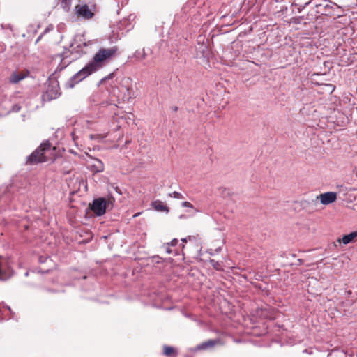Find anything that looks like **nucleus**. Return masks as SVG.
<instances>
[{
    "instance_id": "nucleus-19",
    "label": "nucleus",
    "mask_w": 357,
    "mask_h": 357,
    "mask_svg": "<svg viewBox=\"0 0 357 357\" xmlns=\"http://www.w3.org/2000/svg\"><path fill=\"white\" fill-rule=\"evenodd\" d=\"M169 195L171 197L176 198V199H183V196L182 195V194H181L178 192H176V191L169 193Z\"/></svg>"
},
{
    "instance_id": "nucleus-11",
    "label": "nucleus",
    "mask_w": 357,
    "mask_h": 357,
    "mask_svg": "<svg viewBox=\"0 0 357 357\" xmlns=\"http://www.w3.org/2000/svg\"><path fill=\"white\" fill-rule=\"evenodd\" d=\"M305 10H307L306 20L308 21H313L317 20L319 17V13L317 8H314L313 7H308Z\"/></svg>"
},
{
    "instance_id": "nucleus-20",
    "label": "nucleus",
    "mask_w": 357,
    "mask_h": 357,
    "mask_svg": "<svg viewBox=\"0 0 357 357\" xmlns=\"http://www.w3.org/2000/svg\"><path fill=\"white\" fill-rule=\"evenodd\" d=\"M181 206L183 207H187V208H193V206L192 204L189 202H183L182 204H181Z\"/></svg>"
},
{
    "instance_id": "nucleus-13",
    "label": "nucleus",
    "mask_w": 357,
    "mask_h": 357,
    "mask_svg": "<svg viewBox=\"0 0 357 357\" xmlns=\"http://www.w3.org/2000/svg\"><path fill=\"white\" fill-rule=\"evenodd\" d=\"M73 0H58V5L65 12H69L71 8Z\"/></svg>"
},
{
    "instance_id": "nucleus-12",
    "label": "nucleus",
    "mask_w": 357,
    "mask_h": 357,
    "mask_svg": "<svg viewBox=\"0 0 357 357\" xmlns=\"http://www.w3.org/2000/svg\"><path fill=\"white\" fill-rule=\"evenodd\" d=\"M357 237V230L353 232H351L349 234L344 235L342 236L341 240H339L340 242H342L343 244L347 245L349 243L354 241L355 238Z\"/></svg>"
},
{
    "instance_id": "nucleus-16",
    "label": "nucleus",
    "mask_w": 357,
    "mask_h": 357,
    "mask_svg": "<svg viewBox=\"0 0 357 357\" xmlns=\"http://www.w3.org/2000/svg\"><path fill=\"white\" fill-rule=\"evenodd\" d=\"M109 132H107L103 134H91L89 135V138L92 140H96L98 142H101L105 138H106L108 135Z\"/></svg>"
},
{
    "instance_id": "nucleus-4",
    "label": "nucleus",
    "mask_w": 357,
    "mask_h": 357,
    "mask_svg": "<svg viewBox=\"0 0 357 357\" xmlns=\"http://www.w3.org/2000/svg\"><path fill=\"white\" fill-rule=\"evenodd\" d=\"M312 7L317 8L320 15L331 16L333 15V7L327 0H314L312 3Z\"/></svg>"
},
{
    "instance_id": "nucleus-7",
    "label": "nucleus",
    "mask_w": 357,
    "mask_h": 357,
    "mask_svg": "<svg viewBox=\"0 0 357 357\" xmlns=\"http://www.w3.org/2000/svg\"><path fill=\"white\" fill-rule=\"evenodd\" d=\"M314 0H294L293 6L296 7L298 13L305 10L308 7H312V2Z\"/></svg>"
},
{
    "instance_id": "nucleus-21",
    "label": "nucleus",
    "mask_w": 357,
    "mask_h": 357,
    "mask_svg": "<svg viewBox=\"0 0 357 357\" xmlns=\"http://www.w3.org/2000/svg\"><path fill=\"white\" fill-rule=\"evenodd\" d=\"M54 29V26L52 24H50L45 30L43 32V34H45L47 33V32L50 31H52Z\"/></svg>"
},
{
    "instance_id": "nucleus-8",
    "label": "nucleus",
    "mask_w": 357,
    "mask_h": 357,
    "mask_svg": "<svg viewBox=\"0 0 357 357\" xmlns=\"http://www.w3.org/2000/svg\"><path fill=\"white\" fill-rule=\"evenodd\" d=\"M151 53V50H146L145 48H142V49H139V50H137L134 54H133V57L138 61H144L145 60L149 53Z\"/></svg>"
},
{
    "instance_id": "nucleus-14",
    "label": "nucleus",
    "mask_w": 357,
    "mask_h": 357,
    "mask_svg": "<svg viewBox=\"0 0 357 357\" xmlns=\"http://www.w3.org/2000/svg\"><path fill=\"white\" fill-rule=\"evenodd\" d=\"M216 343H217V341L213 340H207V341L199 344L197 348V349H199V350L200 349H206L208 348L214 347L216 344Z\"/></svg>"
},
{
    "instance_id": "nucleus-17",
    "label": "nucleus",
    "mask_w": 357,
    "mask_h": 357,
    "mask_svg": "<svg viewBox=\"0 0 357 357\" xmlns=\"http://www.w3.org/2000/svg\"><path fill=\"white\" fill-rule=\"evenodd\" d=\"M93 166L94 167L95 171L97 172H101L104 170V165L100 160L96 159Z\"/></svg>"
},
{
    "instance_id": "nucleus-27",
    "label": "nucleus",
    "mask_w": 357,
    "mask_h": 357,
    "mask_svg": "<svg viewBox=\"0 0 357 357\" xmlns=\"http://www.w3.org/2000/svg\"><path fill=\"white\" fill-rule=\"evenodd\" d=\"M177 109H178V107H175L174 108V111H177Z\"/></svg>"
},
{
    "instance_id": "nucleus-9",
    "label": "nucleus",
    "mask_w": 357,
    "mask_h": 357,
    "mask_svg": "<svg viewBox=\"0 0 357 357\" xmlns=\"http://www.w3.org/2000/svg\"><path fill=\"white\" fill-rule=\"evenodd\" d=\"M151 206L157 211L165 212L167 213L169 212V208L160 200L152 202Z\"/></svg>"
},
{
    "instance_id": "nucleus-5",
    "label": "nucleus",
    "mask_w": 357,
    "mask_h": 357,
    "mask_svg": "<svg viewBox=\"0 0 357 357\" xmlns=\"http://www.w3.org/2000/svg\"><path fill=\"white\" fill-rule=\"evenodd\" d=\"M75 14L78 17L85 20L91 19L94 13L87 5H77L75 8Z\"/></svg>"
},
{
    "instance_id": "nucleus-6",
    "label": "nucleus",
    "mask_w": 357,
    "mask_h": 357,
    "mask_svg": "<svg viewBox=\"0 0 357 357\" xmlns=\"http://www.w3.org/2000/svg\"><path fill=\"white\" fill-rule=\"evenodd\" d=\"M317 199L319 200L323 205H328L337 200V193L335 192L321 193L317 197Z\"/></svg>"
},
{
    "instance_id": "nucleus-1",
    "label": "nucleus",
    "mask_w": 357,
    "mask_h": 357,
    "mask_svg": "<svg viewBox=\"0 0 357 357\" xmlns=\"http://www.w3.org/2000/svg\"><path fill=\"white\" fill-rule=\"evenodd\" d=\"M118 47L113 46L109 48L101 47L93 55V59L80 70L73 75L67 82L66 85L69 88H73L91 74L104 68L117 55Z\"/></svg>"
},
{
    "instance_id": "nucleus-3",
    "label": "nucleus",
    "mask_w": 357,
    "mask_h": 357,
    "mask_svg": "<svg viewBox=\"0 0 357 357\" xmlns=\"http://www.w3.org/2000/svg\"><path fill=\"white\" fill-rule=\"evenodd\" d=\"M112 205L111 199L106 200L105 198L100 197L93 200L91 209L98 216H101L105 213L107 208Z\"/></svg>"
},
{
    "instance_id": "nucleus-24",
    "label": "nucleus",
    "mask_w": 357,
    "mask_h": 357,
    "mask_svg": "<svg viewBox=\"0 0 357 357\" xmlns=\"http://www.w3.org/2000/svg\"><path fill=\"white\" fill-rule=\"evenodd\" d=\"M43 35H44V34L42 33L38 36V38H37V40H36V43H38V42L41 40V38H42V37H43Z\"/></svg>"
},
{
    "instance_id": "nucleus-28",
    "label": "nucleus",
    "mask_w": 357,
    "mask_h": 357,
    "mask_svg": "<svg viewBox=\"0 0 357 357\" xmlns=\"http://www.w3.org/2000/svg\"><path fill=\"white\" fill-rule=\"evenodd\" d=\"M167 252L168 253H170V252H171V251H170V250H169V248H167Z\"/></svg>"
},
{
    "instance_id": "nucleus-15",
    "label": "nucleus",
    "mask_w": 357,
    "mask_h": 357,
    "mask_svg": "<svg viewBox=\"0 0 357 357\" xmlns=\"http://www.w3.org/2000/svg\"><path fill=\"white\" fill-rule=\"evenodd\" d=\"M163 349H164V354L166 356L176 357L177 356L178 353L174 347L165 345V346H164Z\"/></svg>"
},
{
    "instance_id": "nucleus-2",
    "label": "nucleus",
    "mask_w": 357,
    "mask_h": 357,
    "mask_svg": "<svg viewBox=\"0 0 357 357\" xmlns=\"http://www.w3.org/2000/svg\"><path fill=\"white\" fill-rule=\"evenodd\" d=\"M51 151V144L49 142L42 143L40 146L36 149L28 158L26 163L33 165L44 162L48 160V153Z\"/></svg>"
},
{
    "instance_id": "nucleus-25",
    "label": "nucleus",
    "mask_w": 357,
    "mask_h": 357,
    "mask_svg": "<svg viewBox=\"0 0 357 357\" xmlns=\"http://www.w3.org/2000/svg\"><path fill=\"white\" fill-rule=\"evenodd\" d=\"M181 241L184 243V242H186L187 241V238H182Z\"/></svg>"
},
{
    "instance_id": "nucleus-22",
    "label": "nucleus",
    "mask_w": 357,
    "mask_h": 357,
    "mask_svg": "<svg viewBox=\"0 0 357 357\" xmlns=\"http://www.w3.org/2000/svg\"><path fill=\"white\" fill-rule=\"evenodd\" d=\"M114 77V73H110L109 75H108L107 76L105 77L104 78H102L101 79V82H105L106 79H109L110 78H112Z\"/></svg>"
},
{
    "instance_id": "nucleus-26",
    "label": "nucleus",
    "mask_w": 357,
    "mask_h": 357,
    "mask_svg": "<svg viewBox=\"0 0 357 357\" xmlns=\"http://www.w3.org/2000/svg\"><path fill=\"white\" fill-rule=\"evenodd\" d=\"M56 95H57V93H56L55 96H51V98H56Z\"/></svg>"
},
{
    "instance_id": "nucleus-10",
    "label": "nucleus",
    "mask_w": 357,
    "mask_h": 357,
    "mask_svg": "<svg viewBox=\"0 0 357 357\" xmlns=\"http://www.w3.org/2000/svg\"><path fill=\"white\" fill-rule=\"evenodd\" d=\"M25 77L26 75L22 72H13L9 78V82L13 84H17Z\"/></svg>"
},
{
    "instance_id": "nucleus-23",
    "label": "nucleus",
    "mask_w": 357,
    "mask_h": 357,
    "mask_svg": "<svg viewBox=\"0 0 357 357\" xmlns=\"http://www.w3.org/2000/svg\"><path fill=\"white\" fill-rule=\"evenodd\" d=\"M178 242V241L176 238H174V239H173V240L170 242V245H171L172 246H175V245H177Z\"/></svg>"
},
{
    "instance_id": "nucleus-18",
    "label": "nucleus",
    "mask_w": 357,
    "mask_h": 357,
    "mask_svg": "<svg viewBox=\"0 0 357 357\" xmlns=\"http://www.w3.org/2000/svg\"><path fill=\"white\" fill-rule=\"evenodd\" d=\"M210 264L215 269L218 271H221L222 269L221 264L218 261H215L214 259H211Z\"/></svg>"
}]
</instances>
